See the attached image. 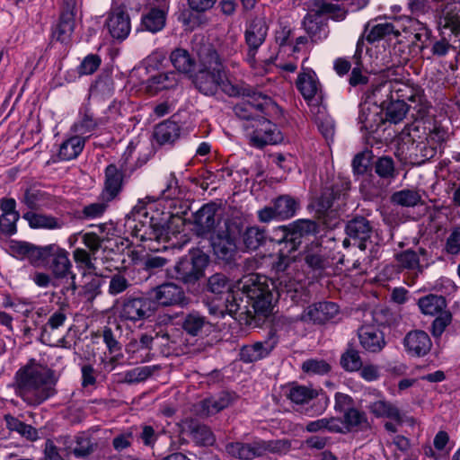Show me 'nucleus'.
I'll use <instances>...</instances> for the list:
<instances>
[{"mask_svg": "<svg viewBox=\"0 0 460 460\" xmlns=\"http://www.w3.org/2000/svg\"><path fill=\"white\" fill-rule=\"evenodd\" d=\"M266 276L251 274L236 284V291H230L226 299V312L234 318L245 315V324L260 325L271 314L272 293L268 288Z\"/></svg>", "mask_w": 460, "mask_h": 460, "instance_id": "nucleus-1", "label": "nucleus"}, {"mask_svg": "<svg viewBox=\"0 0 460 460\" xmlns=\"http://www.w3.org/2000/svg\"><path fill=\"white\" fill-rule=\"evenodd\" d=\"M10 252L20 259H27L34 267H47L57 279L68 278L72 262L68 252L57 243L39 246L28 242L11 241Z\"/></svg>", "mask_w": 460, "mask_h": 460, "instance_id": "nucleus-2", "label": "nucleus"}, {"mask_svg": "<svg viewBox=\"0 0 460 460\" xmlns=\"http://www.w3.org/2000/svg\"><path fill=\"white\" fill-rule=\"evenodd\" d=\"M193 50L198 57L199 69L188 77L195 89L206 96H214L219 89L223 63L216 48L204 37L196 38Z\"/></svg>", "mask_w": 460, "mask_h": 460, "instance_id": "nucleus-3", "label": "nucleus"}, {"mask_svg": "<svg viewBox=\"0 0 460 460\" xmlns=\"http://www.w3.org/2000/svg\"><path fill=\"white\" fill-rule=\"evenodd\" d=\"M57 378L52 369L27 365L16 374V394L27 403L39 405L56 394Z\"/></svg>", "mask_w": 460, "mask_h": 460, "instance_id": "nucleus-4", "label": "nucleus"}, {"mask_svg": "<svg viewBox=\"0 0 460 460\" xmlns=\"http://www.w3.org/2000/svg\"><path fill=\"white\" fill-rule=\"evenodd\" d=\"M348 11L345 7L328 2L314 0L312 8L303 19L302 25L312 42L317 43L325 40L329 33V20L324 17L329 14L335 21H343Z\"/></svg>", "mask_w": 460, "mask_h": 460, "instance_id": "nucleus-5", "label": "nucleus"}, {"mask_svg": "<svg viewBox=\"0 0 460 460\" xmlns=\"http://www.w3.org/2000/svg\"><path fill=\"white\" fill-rule=\"evenodd\" d=\"M209 256L202 250L196 248L179 260L173 268V278L188 288L194 286L205 275L208 266Z\"/></svg>", "mask_w": 460, "mask_h": 460, "instance_id": "nucleus-6", "label": "nucleus"}, {"mask_svg": "<svg viewBox=\"0 0 460 460\" xmlns=\"http://www.w3.org/2000/svg\"><path fill=\"white\" fill-rule=\"evenodd\" d=\"M250 100L237 103L234 107V112L237 118L250 122L245 126L251 128L252 123H257V119H261L263 115H269L270 111L278 109L277 103L268 95L255 90L253 96H248Z\"/></svg>", "mask_w": 460, "mask_h": 460, "instance_id": "nucleus-7", "label": "nucleus"}, {"mask_svg": "<svg viewBox=\"0 0 460 460\" xmlns=\"http://www.w3.org/2000/svg\"><path fill=\"white\" fill-rule=\"evenodd\" d=\"M350 181L344 179H338L332 184L323 188L317 205L323 212H337L346 205Z\"/></svg>", "mask_w": 460, "mask_h": 460, "instance_id": "nucleus-8", "label": "nucleus"}, {"mask_svg": "<svg viewBox=\"0 0 460 460\" xmlns=\"http://www.w3.org/2000/svg\"><path fill=\"white\" fill-rule=\"evenodd\" d=\"M392 93L393 89L389 85H376L373 88L375 102L380 103L386 121L396 124L405 118L409 108L406 102L396 101Z\"/></svg>", "mask_w": 460, "mask_h": 460, "instance_id": "nucleus-9", "label": "nucleus"}, {"mask_svg": "<svg viewBox=\"0 0 460 460\" xmlns=\"http://www.w3.org/2000/svg\"><path fill=\"white\" fill-rule=\"evenodd\" d=\"M155 312L148 291L141 295H130L123 298L120 316L131 322L142 321L152 316Z\"/></svg>", "mask_w": 460, "mask_h": 460, "instance_id": "nucleus-10", "label": "nucleus"}, {"mask_svg": "<svg viewBox=\"0 0 460 460\" xmlns=\"http://www.w3.org/2000/svg\"><path fill=\"white\" fill-rule=\"evenodd\" d=\"M148 293L155 304V311L158 306L184 307L190 303V298L186 296L183 288L173 282H164L149 289Z\"/></svg>", "mask_w": 460, "mask_h": 460, "instance_id": "nucleus-11", "label": "nucleus"}, {"mask_svg": "<svg viewBox=\"0 0 460 460\" xmlns=\"http://www.w3.org/2000/svg\"><path fill=\"white\" fill-rule=\"evenodd\" d=\"M373 169L379 180L373 183L368 192L369 199L382 197L386 192V188L399 175V169L395 165L394 160L389 155L377 157L374 161Z\"/></svg>", "mask_w": 460, "mask_h": 460, "instance_id": "nucleus-12", "label": "nucleus"}, {"mask_svg": "<svg viewBox=\"0 0 460 460\" xmlns=\"http://www.w3.org/2000/svg\"><path fill=\"white\" fill-rule=\"evenodd\" d=\"M268 31L269 25L263 13L255 15L247 22L244 40L248 47L247 60L251 65L255 63V56L259 48L264 43Z\"/></svg>", "mask_w": 460, "mask_h": 460, "instance_id": "nucleus-13", "label": "nucleus"}, {"mask_svg": "<svg viewBox=\"0 0 460 460\" xmlns=\"http://www.w3.org/2000/svg\"><path fill=\"white\" fill-rule=\"evenodd\" d=\"M374 229V223L367 217L361 215L352 216L345 226L347 237L343 240V245L349 246L352 240L354 245L362 251L366 250L367 242L370 240Z\"/></svg>", "mask_w": 460, "mask_h": 460, "instance_id": "nucleus-14", "label": "nucleus"}, {"mask_svg": "<svg viewBox=\"0 0 460 460\" xmlns=\"http://www.w3.org/2000/svg\"><path fill=\"white\" fill-rule=\"evenodd\" d=\"M299 202L289 195H280L258 211V219L261 223H269L274 219H288L296 215Z\"/></svg>", "mask_w": 460, "mask_h": 460, "instance_id": "nucleus-15", "label": "nucleus"}, {"mask_svg": "<svg viewBox=\"0 0 460 460\" xmlns=\"http://www.w3.org/2000/svg\"><path fill=\"white\" fill-rule=\"evenodd\" d=\"M266 116L263 115L261 119H257L258 122L250 126L253 128L250 137L251 144L258 148H263L267 145H277L284 140V137L277 125L272 123Z\"/></svg>", "mask_w": 460, "mask_h": 460, "instance_id": "nucleus-16", "label": "nucleus"}, {"mask_svg": "<svg viewBox=\"0 0 460 460\" xmlns=\"http://www.w3.org/2000/svg\"><path fill=\"white\" fill-rule=\"evenodd\" d=\"M76 0H64L59 21L52 31V38L61 43H68L75 26Z\"/></svg>", "mask_w": 460, "mask_h": 460, "instance_id": "nucleus-17", "label": "nucleus"}, {"mask_svg": "<svg viewBox=\"0 0 460 460\" xmlns=\"http://www.w3.org/2000/svg\"><path fill=\"white\" fill-rule=\"evenodd\" d=\"M340 313L339 305L331 301H321L308 305L300 316L305 323L323 325L333 320Z\"/></svg>", "mask_w": 460, "mask_h": 460, "instance_id": "nucleus-18", "label": "nucleus"}, {"mask_svg": "<svg viewBox=\"0 0 460 460\" xmlns=\"http://www.w3.org/2000/svg\"><path fill=\"white\" fill-rule=\"evenodd\" d=\"M367 99V102L360 105L358 120L362 128L369 132H376L386 119L380 103L375 102L373 92Z\"/></svg>", "mask_w": 460, "mask_h": 460, "instance_id": "nucleus-19", "label": "nucleus"}, {"mask_svg": "<svg viewBox=\"0 0 460 460\" xmlns=\"http://www.w3.org/2000/svg\"><path fill=\"white\" fill-rule=\"evenodd\" d=\"M181 327L190 336L203 338L214 331L215 325L200 312L192 310L182 315Z\"/></svg>", "mask_w": 460, "mask_h": 460, "instance_id": "nucleus-20", "label": "nucleus"}, {"mask_svg": "<svg viewBox=\"0 0 460 460\" xmlns=\"http://www.w3.org/2000/svg\"><path fill=\"white\" fill-rule=\"evenodd\" d=\"M106 25L113 39L125 40L131 30L129 14L123 6H117L111 10Z\"/></svg>", "mask_w": 460, "mask_h": 460, "instance_id": "nucleus-21", "label": "nucleus"}, {"mask_svg": "<svg viewBox=\"0 0 460 460\" xmlns=\"http://www.w3.org/2000/svg\"><path fill=\"white\" fill-rule=\"evenodd\" d=\"M305 264L315 271H323L332 265L329 252L319 242H312L304 251Z\"/></svg>", "mask_w": 460, "mask_h": 460, "instance_id": "nucleus-22", "label": "nucleus"}, {"mask_svg": "<svg viewBox=\"0 0 460 460\" xmlns=\"http://www.w3.org/2000/svg\"><path fill=\"white\" fill-rule=\"evenodd\" d=\"M65 449L67 455H74L77 458L85 457L97 447V443L92 439L88 433H80L64 437Z\"/></svg>", "mask_w": 460, "mask_h": 460, "instance_id": "nucleus-23", "label": "nucleus"}, {"mask_svg": "<svg viewBox=\"0 0 460 460\" xmlns=\"http://www.w3.org/2000/svg\"><path fill=\"white\" fill-rule=\"evenodd\" d=\"M369 411L377 418H387L396 421L398 424L406 423L411 429H414L415 420L412 417L402 414L399 409L393 403L379 400L368 406Z\"/></svg>", "mask_w": 460, "mask_h": 460, "instance_id": "nucleus-24", "label": "nucleus"}, {"mask_svg": "<svg viewBox=\"0 0 460 460\" xmlns=\"http://www.w3.org/2000/svg\"><path fill=\"white\" fill-rule=\"evenodd\" d=\"M212 249L216 259L224 265H232L237 255L236 242L231 237L218 234L212 240Z\"/></svg>", "mask_w": 460, "mask_h": 460, "instance_id": "nucleus-25", "label": "nucleus"}, {"mask_svg": "<svg viewBox=\"0 0 460 460\" xmlns=\"http://www.w3.org/2000/svg\"><path fill=\"white\" fill-rule=\"evenodd\" d=\"M234 400V394L227 391H221L215 395L200 401L197 406V411L199 415L208 417L227 408L230 404H232Z\"/></svg>", "mask_w": 460, "mask_h": 460, "instance_id": "nucleus-26", "label": "nucleus"}, {"mask_svg": "<svg viewBox=\"0 0 460 460\" xmlns=\"http://www.w3.org/2000/svg\"><path fill=\"white\" fill-rule=\"evenodd\" d=\"M175 219H181L173 215L156 214L149 218L150 238L158 242H168L171 239L170 234H174L172 225Z\"/></svg>", "mask_w": 460, "mask_h": 460, "instance_id": "nucleus-27", "label": "nucleus"}, {"mask_svg": "<svg viewBox=\"0 0 460 460\" xmlns=\"http://www.w3.org/2000/svg\"><path fill=\"white\" fill-rule=\"evenodd\" d=\"M358 339L360 345L371 353L380 352L386 345L384 332L372 326L360 328Z\"/></svg>", "mask_w": 460, "mask_h": 460, "instance_id": "nucleus-28", "label": "nucleus"}, {"mask_svg": "<svg viewBox=\"0 0 460 460\" xmlns=\"http://www.w3.org/2000/svg\"><path fill=\"white\" fill-rule=\"evenodd\" d=\"M403 344L409 352L418 357L426 355L432 346L428 333L420 330L407 333L403 340Z\"/></svg>", "mask_w": 460, "mask_h": 460, "instance_id": "nucleus-29", "label": "nucleus"}, {"mask_svg": "<svg viewBox=\"0 0 460 460\" xmlns=\"http://www.w3.org/2000/svg\"><path fill=\"white\" fill-rule=\"evenodd\" d=\"M296 85L302 96L306 101H311L319 90V81L314 71L310 68L303 69L296 81Z\"/></svg>", "mask_w": 460, "mask_h": 460, "instance_id": "nucleus-30", "label": "nucleus"}, {"mask_svg": "<svg viewBox=\"0 0 460 460\" xmlns=\"http://www.w3.org/2000/svg\"><path fill=\"white\" fill-rule=\"evenodd\" d=\"M216 208L214 205L207 204L193 215V223L198 234L203 235L214 229L216 225Z\"/></svg>", "mask_w": 460, "mask_h": 460, "instance_id": "nucleus-31", "label": "nucleus"}, {"mask_svg": "<svg viewBox=\"0 0 460 460\" xmlns=\"http://www.w3.org/2000/svg\"><path fill=\"white\" fill-rule=\"evenodd\" d=\"M181 136V126L172 120H164L155 126L154 137L160 145L173 144Z\"/></svg>", "mask_w": 460, "mask_h": 460, "instance_id": "nucleus-32", "label": "nucleus"}, {"mask_svg": "<svg viewBox=\"0 0 460 460\" xmlns=\"http://www.w3.org/2000/svg\"><path fill=\"white\" fill-rule=\"evenodd\" d=\"M170 61L179 73L188 77L195 70L196 60L187 49L177 48L172 50L170 54Z\"/></svg>", "mask_w": 460, "mask_h": 460, "instance_id": "nucleus-33", "label": "nucleus"}, {"mask_svg": "<svg viewBox=\"0 0 460 460\" xmlns=\"http://www.w3.org/2000/svg\"><path fill=\"white\" fill-rule=\"evenodd\" d=\"M268 288L271 292L270 286H272V288L276 290L279 296H290L291 299H294L295 293H296L299 284L293 279L288 274H282L279 276H274L271 279L267 278Z\"/></svg>", "mask_w": 460, "mask_h": 460, "instance_id": "nucleus-34", "label": "nucleus"}, {"mask_svg": "<svg viewBox=\"0 0 460 460\" xmlns=\"http://www.w3.org/2000/svg\"><path fill=\"white\" fill-rule=\"evenodd\" d=\"M179 84L178 75L174 71L159 73L152 75L147 81L150 92L157 93L164 90L174 89Z\"/></svg>", "mask_w": 460, "mask_h": 460, "instance_id": "nucleus-35", "label": "nucleus"}, {"mask_svg": "<svg viewBox=\"0 0 460 460\" xmlns=\"http://www.w3.org/2000/svg\"><path fill=\"white\" fill-rule=\"evenodd\" d=\"M219 83V88L224 93L229 97H245L253 96L255 94V89L244 83L234 84L231 80L226 77L225 66H223V72L221 75V81Z\"/></svg>", "mask_w": 460, "mask_h": 460, "instance_id": "nucleus-36", "label": "nucleus"}, {"mask_svg": "<svg viewBox=\"0 0 460 460\" xmlns=\"http://www.w3.org/2000/svg\"><path fill=\"white\" fill-rule=\"evenodd\" d=\"M226 452L232 456L243 460H252L262 454L263 448L258 445L232 442L226 445Z\"/></svg>", "mask_w": 460, "mask_h": 460, "instance_id": "nucleus-37", "label": "nucleus"}, {"mask_svg": "<svg viewBox=\"0 0 460 460\" xmlns=\"http://www.w3.org/2000/svg\"><path fill=\"white\" fill-rule=\"evenodd\" d=\"M123 173L115 164H109L105 169L104 191L109 199H114L121 190Z\"/></svg>", "mask_w": 460, "mask_h": 460, "instance_id": "nucleus-38", "label": "nucleus"}, {"mask_svg": "<svg viewBox=\"0 0 460 460\" xmlns=\"http://www.w3.org/2000/svg\"><path fill=\"white\" fill-rule=\"evenodd\" d=\"M166 13L157 7L151 8L142 15L141 26L152 33L160 31L165 26Z\"/></svg>", "mask_w": 460, "mask_h": 460, "instance_id": "nucleus-39", "label": "nucleus"}, {"mask_svg": "<svg viewBox=\"0 0 460 460\" xmlns=\"http://www.w3.org/2000/svg\"><path fill=\"white\" fill-rule=\"evenodd\" d=\"M268 241V234L264 228L248 226L243 233V243L247 250L256 251Z\"/></svg>", "mask_w": 460, "mask_h": 460, "instance_id": "nucleus-40", "label": "nucleus"}, {"mask_svg": "<svg viewBox=\"0 0 460 460\" xmlns=\"http://www.w3.org/2000/svg\"><path fill=\"white\" fill-rule=\"evenodd\" d=\"M23 218L28 221L31 228L57 229L61 228L64 225L63 221L59 218L32 211L24 213Z\"/></svg>", "mask_w": 460, "mask_h": 460, "instance_id": "nucleus-41", "label": "nucleus"}, {"mask_svg": "<svg viewBox=\"0 0 460 460\" xmlns=\"http://www.w3.org/2000/svg\"><path fill=\"white\" fill-rule=\"evenodd\" d=\"M418 305L424 314L438 315L447 311V301L444 296L429 294L420 297Z\"/></svg>", "mask_w": 460, "mask_h": 460, "instance_id": "nucleus-42", "label": "nucleus"}, {"mask_svg": "<svg viewBox=\"0 0 460 460\" xmlns=\"http://www.w3.org/2000/svg\"><path fill=\"white\" fill-rule=\"evenodd\" d=\"M438 153L436 147L431 146L426 139L412 144L410 158L411 163L421 165L432 159Z\"/></svg>", "mask_w": 460, "mask_h": 460, "instance_id": "nucleus-43", "label": "nucleus"}, {"mask_svg": "<svg viewBox=\"0 0 460 460\" xmlns=\"http://www.w3.org/2000/svg\"><path fill=\"white\" fill-rule=\"evenodd\" d=\"M391 202L394 205L411 208L422 205L423 201L419 190L414 189H403L392 194Z\"/></svg>", "mask_w": 460, "mask_h": 460, "instance_id": "nucleus-44", "label": "nucleus"}, {"mask_svg": "<svg viewBox=\"0 0 460 460\" xmlns=\"http://www.w3.org/2000/svg\"><path fill=\"white\" fill-rule=\"evenodd\" d=\"M85 144V137L74 136L62 143L58 156L61 160H71L79 155Z\"/></svg>", "mask_w": 460, "mask_h": 460, "instance_id": "nucleus-45", "label": "nucleus"}, {"mask_svg": "<svg viewBox=\"0 0 460 460\" xmlns=\"http://www.w3.org/2000/svg\"><path fill=\"white\" fill-rule=\"evenodd\" d=\"M375 160L372 150L365 149L358 153L351 162L354 175L359 176L367 173L373 169Z\"/></svg>", "mask_w": 460, "mask_h": 460, "instance_id": "nucleus-46", "label": "nucleus"}, {"mask_svg": "<svg viewBox=\"0 0 460 460\" xmlns=\"http://www.w3.org/2000/svg\"><path fill=\"white\" fill-rule=\"evenodd\" d=\"M322 389L317 390L312 387L300 385H292L289 388L288 397L296 404H304L316 398Z\"/></svg>", "mask_w": 460, "mask_h": 460, "instance_id": "nucleus-47", "label": "nucleus"}, {"mask_svg": "<svg viewBox=\"0 0 460 460\" xmlns=\"http://www.w3.org/2000/svg\"><path fill=\"white\" fill-rule=\"evenodd\" d=\"M232 283L228 276L216 272L208 278L206 290L214 295H221L232 291Z\"/></svg>", "mask_w": 460, "mask_h": 460, "instance_id": "nucleus-48", "label": "nucleus"}, {"mask_svg": "<svg viewBox=\"0 0 460 460\" xmlns=\"http://www.w3.org/2000/svg\"><path fill=\"white\" fill-rule=\"evenodd\" d=\"M395 260L398 262L399 267L402 269L416 270L420 273L423 272L424 264L421 263L418 252L411 249H407L396 253Z\"/></svg>", "mask_w": 460, "mask_h": 460, "instance_id": "nucleus-49", "label": "nucleus"}, {"mask_svg": "<svg viewBox=\"0 0 460 460\" xmlns=\"http://www.w3.org/2000/svg\"><path fill=\"white\" fill-rule=\"evenodd\" d=\"M99 124L98 119H94L89 109L85 108L81 114L79 121L74 124L73 129L77 136L85 137V140L90 137L91 133L97 128Z\"/></svg>", "mask_w": 460, "mask_h": 460, "instance_id": "nucleus-50", "label": "nucleus"}, {"mask_svg": "<svg viewBox=\"0 0 460 460\" xmlns=\"http://www.w3.org/2000/svg\"><path fill=\"white\" fill-rule=\"evenodd\" d=\"M380 85H389L393 89V96L396 101L406 102L411 101L417 94V91H422L420 87H414L402 82L385 83Z\"/></svg>", "mask_w": 460, "mask_h": 460, "instance_id": "nucleus-51", "label": "nucleus"}, {"mask_svg": "<svg viewBox=\"0 0 460 460\" xmlns=\"http://www.w3.org/2000/svg\"><path fill=\"white\" fill-rule=\"evenodd\" d=\"M409 112L414 119H423L429 111V104L422 91H417L416 96L406 102Z\"/></svg>", "mask_w": 460, "mask_h": 460, "instance_id": "nucleus-52", "label": "nucleus"}, {"mask_svg": "<svg viewBox=\"0 0 460 460\" xmlns=\"http://www.w3.org/2000/svg\"><path fill=\"white\" fill-rule=\"evenodd\" d=\"M289 226L293 231V235L298 237L300 241H302L305 236L316 234L319 232L318 224L311 219H298L289 224Z\"/></svg>", "mask_w": 460, "mask_h": 460, "instance_id": "nucleus-53", "label": "nucleus"}, {"mask_svg": "<svg viewBox=\"0 0 460 460\" xmlns=\"http://www.w3.org/2000/svg\"><path fill=\"white\" fill-rule=\"evenodd\" d=\"M390 35L397 37L400 35V31L394 28L393 23L385 22L373 26L366 39L369 43H374Z\"/></svg>", "mask_w": 460, "mask_h": 460, "instance_id": "nucleus-54", "label": "nucleus"}, {"mask_svg": "<svg viewBox=\"0 0 460 460\" xmlns=\"http://www.w3.org/2000/svg\"><path fill=\"white\" fill-rule=\"evenodd\" d=\"M46 199V192L36 186H31L25 190L22 202L30 209L34 210L38 209Z\"/></svg>", "mask_w": 460, "mask_h": 460, "instance_id": "nucleus-55", "label": "nucleus"}, {"mask_svg": "<svg viewBox=\"0 0 460 460\" xmlns=\"http://www.w3.org/2000/svg\"><path fill=\"white\" fill-rule=\"evenodd\" d=\"M363 362L358 350L349 346L341 357V366L349 372L358 371L362 367Z\"/></svg>", "mask_w": 460, "mask_h": 460, "instance_id": "nucleus-56", "label": "nucleus"}, {"mask_svg": "<svg viewBox=\"0 0 460 460\" xmlns=\"http://www.w3.org/2000/svg\"><path fill=\"white\" fill-rule=\"evenodd\" d=\"M301 369L308 375H326L332 370V366L324 359L309 358L302 363Z\"/></svg>", "mask_w": 460, "mask_h": 460, "instance_id": "nucleus-57", "label": "nucleus"}, {"mask_svg": "<svg viewBox=\"0 0 460 460\" xmlns=\"http://www.w3.org/2000/svg\"><path fill=\"white\" fill-rule=\"evenodd\" d=\"M157 337L158 336L156 331L155 330L149 332L142 333L139 335L138 339H135L128 343V350H132L133 352L138 351L140 349L151 350L153 344L156 343Z\"/></svg>", "mask_w": 460, "mask_h": 460, "instance_id": "nucleus-58", "label": "nucleus"}, {"mask_svg": "<svg viewBox=\"0 0 460 460\" xmlns=\"http://www.w3.org/2000/svg\"><path fill=\"white\" fill-rule=\"evenodd\" d=\"M444 27L449 28L455 34L460 32V6L447 5L444 13Z\"/></svg>", "mask_w": 460, "mask_h": 460, "instance_id": "nucleus-59", "label": "nucleus"}, {"mask_svg": "<svg viewBox=\"0 0 460 460\" xmlns=\"http://www.w3.org/2000/svg\"><path fill=\"white\" fill-rule=\"evenodd\" d=\"M155 367H138L124 374L123 382L128 384L139 383L152 376Z\"/></svg>", "mask_w": 460, "mask_h": 460, "instance_id": "nucleus-60", "label": "nucleus"}, {"mask_svg": "<svg viewBox=\"0 0 460 460\" xmlns=\"http://www.w3.org/2000/svg\"><path fill=\"white\" fill-rule=\"evenodd\" d=\"M66 320V315L62 310L56 311L49 319L48 323L42 326L40 333V341L47 343V338L49 336L48 328L56 330L62 326Z\"/></svg>", "mask_w": 460, "mask_h": 460, "instance_id": "nucleus-61", "label": "nucleus"}, {"mask_svg": "<svg viewBox=\"0 0 460 460\" xmlns=\"http://www.w3.org/2000/svg\"><path fill=\"white\" fill-rule=\"evenodd\" d=\"M344 421L350 427L367 428L368 425L367 414L354 407L344 413Z\"/></svg>", "mask_w": 460, "mask_h": 460, "instance_id": "nucleus-62", "label": "nucleus"}, {"mask_svg": "<svg viewBox=\"0 0 460 460\" xmlns=\"http://www.w3.org/2000/svg\"><path fill=\"white\" fill-rule=\"evenodd\" d=\"M452 322V314L449 311H444L433 320L430 332L435 338H438L445 332L446 328Z\"/></svg>", "mask_w": 460, "mask_h": 460, "instance_id": "nucleus-63", "label": "nucleus"}, {"mask_svg": "<svg viewBox=\"0 0 460 460\" xmlns=\"http://www.w3.org/2000/svg\"><path fill=\"white\" fill-rule=\"evenodd\" d=\"M131 286L129 280L120 273L113 274L111 277L109 284V294L117 296L123 293Z\"/></svg>", "mask_w": 460, "mask_h": 460, "instance_id": "nucleus-64", "label": "nucleus"}]
</instances>
